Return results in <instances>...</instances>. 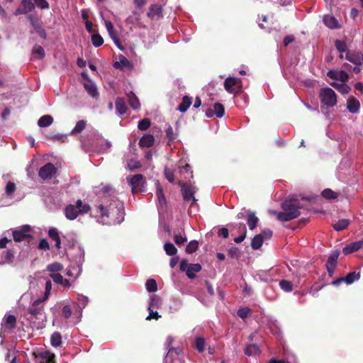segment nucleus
Masks as SVG:
<instances>
[{
	"label": "nucleus",
	"mask_w": 363,
	"mask_h": 363,
	"mask_svg": "<svg viewBox=\"0 0 363 363\" xmlns=\"http://www.w3.org/2000/svg\"><path fill=\"white\" fill-rule=\"evenodd\" d=\"M155 186L158 203L160 206V207L165 206L167 204V200L163 191V188L158 181L155 182Z\"/></svg>",
	"instance_id": "17"
},
{
	"label": "nucleus",
	"mask_w": 363,
	"mask_h": 363,
	"mask_svg": "<svg viewBox=\"0 0 363 363\" xmlns=\"http://www.w3.org/2000/svg\"><path fill=\"white\" fill-rule=\"evenodd\" d=\"M166 136L168 138L167 145H170L171 143L173 142L176 138L177 135L173 131V128L171 125H169L166 130Z\"/></svg>",
	"instance_id": "49"
},
{
	"label": "nucleus",
	"mask_w": 363,
	"mask_h": 363,
	"mask_svg": "<svg viewBox=\"0 0 363 363\" xmlns=\"http://www.w3.org/2000/svg\"><path fill=\"white\" fill-rule=\"evenodd\" d=\"M279 285L284 291L289 293L293 291L294 286L295 288H297L298 286L299 281L293 284L292 281L286 279H282L279 281Z\"/></svg>",
	"instance_id": "20"
},
{
	"label": "nucleus",
	"mask_w": 363,
	"mask_h": 363,
	"mask_svg": "<svg viewBox=\"0 0 363 363\" xmlns=\"http://www.w3.org/2000/svg\"><path fill=\"white\" fill-rule=\"evenodd\" d=\"M127 96L128 104L133 109H138L140 108V104L139 99L133 91H130L127 94Z\"/></svg>",
	"instance_id": "27"
},
{
	"label": "nucleus",
	"mask_w": 363,
	"mask_h": 363,
	"mask_svg": "<svg viewBox=\"0 0 363 363\" xmlns=\"http://www.w3.org/2000/svg\"><path fill=\"white\" fill-rule=\"evenodd\" d=\"M50 343L52 346L57 347L62 344V336L59 332H55L50 337Z\"/></svg>",
	"instance_id": "36"
},
{
	"label": "nucleus",
	"mask_w": 363,
	"mask_h": 363,
	"mask_svg": "<svg viewBox=\"0 0 363 363\" xmlns=\"http://www.w3.org/2000/svg\"><path fill=\"white\" fill-rule=\"evenodd\" d=\"M72 314V311L69 305H66L62 308V315L66 319H69Z\"/></svg>",
	"instance_id": "61"
},
{
	"label": "nucleus",
	"mask_w": 363,
	"mask_h": 363,
	"mask_svg": "<svg viewBox=\"0 0 363 363\" xmlns=\"http://www.w3.org/2000/svg\"><path fill=\"white\" fill-rule=\"evenodd\" d=\"M195 348L199 352H203L205 350V340L201 337L195 339Z\"/></svg>",
	"instance_id": "45"
},
{
	"label": "nucleus",
	"mask_w": 363,
	"mask_h": 363,
	"mask_svg": "<svg viewBox=\"0 0 363 363\" xmlns=\"http://www.w3.org/2000/svg\"><path fill=\"white\" fill-rule=\"evenodd\" d=\"M192 104V98L189 96H184L182 98V103L178 106L177 110L181 113H185L191 104Z\"/></svg>",
	"instance_id": "24"
},
{
	"label": "nucleus",
	"mask_w": 363,
	"mask_h": 363,
	"mask_svg": "<svg viewBox=\"0 0 363 363\" xmlns=\"http://www.w3.org/2000/svg\"><path fill=\"white\" fill-rule=\"evenodd\" d=\"M96 208L106 224L116 225L123 220V206L119 201L111 200L108 203L99 204Z\"/></svg>",
	"instance_id": "1"
},
{
	"label": "nucleus",
	"mask_w": 363,
	"mask_h": 363,
	"mask_svg": "<svg viewBox=\"0 0 363 363\" xmlns=\"http://www.w3.org/2000/svg\"><path fill=\"white\" fill-rule=\"evenodd\" d=\"M43 299H38L35 300L33 304L28 308V313L31 315L32 317L35 318H38L40 315H42L43 313L44 307L41 304Z\"/></svg>",
	"instance_id": "11"
},
{
	"label": "nucleus",
	"mask_w": 363,
	"mask_h": 363,
	"mask_svg": "<svg viewBox=\"0 0 363 363\" xmlns=\"http://www.w3.org/2000/svg\"><path fill=\"white\" fill-rule=\"evenodd\" d=\"M63 269L62 264L58 262H55L48 265L47 270L52 272V274H58Z\"/></svg>",
	"instance_id": "44"
},
{
	"label": "nucleus",
	"mask_w": 363,
	"mask_h": 363,
	"mask_svg": "<svg viewBox=\"0 0 363 363\" xmlns=\"http://www.w3.org/2000/svg\"><path fill=\"white\" fill-rule=\"evenodd\" d=\"M164 176L165 178L170 182H174V172L168 169H165L164 170Z\"/></svg>",
	"instance_id": "64"
},
{
	"label": "nucleus",
	"mask_w": 363,
	"mask_h": 363,
	"mask_svg": "<svg viewBox=\"0 0 363 363\" xmlns=\"http://www.w3.org/2000/svg\"><path fill=\"white\" fill-rule=\"evenodd\" d=\"M38 363L54 362L55 354L49 351L33 352V354Z\"/></svg>",
	"instance_id": "12"
},
{
	"label": "nucleus",
	"mask_w": 363,
	"mask_h": 363,
	"mask_svg": "<svg viewBox=\"0 0 363 363\" xmlns=\"http://www.w3.org/2000/svg\"><path fill=\"white\" fill-rule=\"evenodd\" d=\"M347 108L350 113H355L359 109V102L353 96H350L347 100Z\"/></svg>",
	"instance_id": "23"
},
{
	"label": "nucleus",
	"mask_w": 363,
	"mask_h": 363,
	"mask_svg": "<svg viewBox=\"0 0 363 363\" xmlns=\"http://www.w3.org/2000/svg\"><path fill=\"white\" fill-rule=\"evenodd\" d=\"M155 138L150 134L143 135L139 140V145L141 147H150L154 145Z\"/></svg>",
	"instance_id": "21"
},
{
	"label": "nucleus",
	"mask_w": 363,
	"mask_h": 363,
	"mask_svg": "<svg viewBox=\"0 0 363 363\" xmlns=\"http://www.w3.org/2000/svg\"><path fill=\"white\" fill-rule=\"evenodd\" d=\"M263 235H256L252 239L251 242V247L253 250L259 249L263 243Z\"/></svg>",
	"instance_id": "31"
},
{
	"label": "nucleus",
	"mask_w": 363,
	"mask_h": 363,
	"mask_svg": "<svg viewBox=\"0 0 363 363\" xmlns=\"http://www.w3.org/2000/svg\"><path fill=\"white\" fill-rule=\"evenodd\" d=\"M151 125L150 120L149 118H143L138 122V128L140 130H147Z\"/></svg>",
	"instance_id": "48"
},
{
	"label": "nucleus",
	"mask_w": 363,
	"mask_h": 363,
	"mask_svg": "<svg viewBox=\"0 0 363 363\" xmlns=\"http://www.w3.org/2000/svg\"><path fill=\"white\" fill-rule=\"evenodd\" d=\"M213 111L215 113V116L218 118H220L224 115L225 108L221 104L216 103L213 106Z\"/></svg>",
	"instance_id": "47"
},
{
	"label": "nucleus",
	"mask_w": 363,
	"mask_h": 363,
	"mask_svg": "<svg viewBox=\"0 0 363 363\" xmlns=\"http://www.w3.org/2000/svg\"><path fill=\"white\" fill-rule=\"evenodd\" d=\"M57 171V169L55 165L48 162L40 169L38 175L43 180L52 179L55 177Z\"/></svg>",
	"instance_id": "8"
},
{
	"label": "nucleus",
	"mask_w": 363,
	"mask_h": 363,
	"mask_svg": "<svg viewBox=\"0 0 363 363\" xmlns=\"http://www.w3.org/2000/svg\"><path fill=\"white\" fill-rule=\"evenodd\" d=\"M259 219L255 213H250L247 216V223L250 230L255 229L258 223Z\"/></svg>",
	"instance_id": "33"
},
{
	"label": "nucleus",
	"mask_w": 363,
	"mask_h": 363,
	"mask_svg": "<svg viewBox=\"0 0 363 363\" xmlns=\"http://www.w3.org/2000/svg\"><path fill=\"white\" fill-rule=\"evenodd\" d=\"M323 22L325 25L330 28H337L339 27V24L336 18L331 16H325L323 17Z\"/></svg>",
	"instance_id": "29"
},
{
	"label": "nucleus",
	"mask_w": 363,
	"mask_h": 363,
	"mask_svg": "<svg viewBox=\"0 0 363 363\" xmlns=\"http://www.w3.org/2000/svg\"><path fill=\"white\" fill-rule=\"evenodd\" d=\"M339 255L340 252L338 250H334L330 254L328 258L325 267L330 277L333 276L335 269L337 264V259Z\"/></svg>",
	"instance_id": "9"
},
{
	"label": "nucleus",
	"mask_w": 363,
	"mask_h": 363,
	"mask_svg": "<svg viewBox=\"0 0 363 363\" xmlns=\"http://www.w3.org/2000/svg\"><path fill=\"white\" fill-rule=\"evenodd\" d=\"M201 270V266L200 264H189V267L186 270V276L190 279L195 278V273L199 272Z\"/></svg>",
	"instance_id": "26"
},
{
	"label": "nucleus",
	"mask_w": 363,
	"mask_h": 363,
	"mask_svg": "<svg viewBox=\"0 0 363 363\" xmlns=\"http://www.w3.org/2000/svg\"><path fill=\"white\" fill-rule=\"evenodd\" d=\"M128 184L132 187L133 194L145 191L146 181L143 174H137L130 178H127Z\"/></svg>",
	"instance_id": "6"
},
{
	"label": "nucleus",
	"mask_w": 363,
	"mask_h": 363,
	"mask_svg": "<svg viewBox=\"0 0 363 363\" xmlns=\"http://www.w3.org/2000/svg\"><path fill=\"white\" fill-rule=\"evenodd\" d=\"M164 250L166 254L169 256L175 255L177 252V249L171 242H166L164 245Z\"/></svg>",
	"instance_id": "42"
},
{
	"label": "nucleus",
	"mask_w": 363,
	"mask_h": 363,
	"mask_svg": "<svg viewBox=\"0 0 363 363\" xmlns=\"http://www.w3.org/2000/svg\"><path fill=\"white\" fill-rule=\"evenodd\" d=\"M335 46L336 49L340 52L343 53L347 51V45L345 41L337 40L335 42Z\"/></svg>",
	"instance_id": "52"
},
{
	"label": "nucleus",
	"mask_w": 363,
	"mask_h": 363,
	"mask_svg": "<svg viewBox=\"0 0 363 363\" xmlns=\"http://www.w3.org/2000/svg\"><path fill=\"white\" fill-rule=\"evenodd\" d=\"M50 277L52 279L55 284H61L63 282L64 278L60 274H51Z\"/></svg>",
	"instance_id": "62"
},
{
	"label": "nucleus",
	"mask_w": 363,
	"mask_h": 363,
	"mask_svg": "<svg viewBox=\"0 0 363 363\" xmlns=\"http://www.w3.org/2000/svg\"><path fill=\"white\" fill-rule=\"evenodd\" d=\"M152 308H150V306L148 307L149 311V315L147 317L146 320H151V319H155L158 320L161 316L158 314L157 311H153L152 309Z\"/></svg>",
	"instance_id": "60"
},
{
	"label": "nucleus",
	"mask_w": 363,
	"mask_h": 363,
	"mask_svg": "<svg viewBox=\"0 0 363 363\" xmlns=\"http://www.w3.org/2000/svg\"><path fill=\"white\" fill-rule=\"evenodd\" d=\"M199 247V243L196 240L191 241L186 247L187 253L191 254L197 250Z\"/></svg>",
	"instance_id": "51"
},
{
	"label": "nucleus",
	"mask_w": 363,
	"mask_h": 363,
	"mask_svg": "<svg viewBox=\"0 0 363 363\" xmlns=\"http://www.w3.org/2000/svg\"><path fill=\"white\" fill-rule=\"evenodd\" d=\"M108 35L111 37V38L113 40V42L116 44V45L119 49L122 50L123 48H122V46H121V41H120L119 38L117 36L116 31L115 30H113L112 32L108 33Z\"/></svg>",
	"instance_id": "58"
},
{
	"label": "nucleus",
	"mask_w": 363,
	"mask_h": 363,
	"mask_svg": "<svg viewBox=\"0 0 363 363\" xmlns=\"http://www.w3.org/2000/svg\"><path fill=\"white\" fill-rule=\"evenodd\" d=\"M250 312H251L250 308H249L247 307H245V308H240L238 311L237 314L242 319H245L248 316V315L250 313Z\"/></svg>",
	"instance_id": "57"
},
{
	"label": "nucleus",
	"mask_w": 363,
	"mask_h": 363,
	"mask_svg": "<svg viewBox=\"0 0 363 363\" xmlns=\"http://www.w3.org/2000/svg\"><path fill=\"white\" fill-rule=\"evenodd\" d=\"M5 326L9 329H14L16 327V318L13 315H9L5 319Z\"/></svg>",
	"instance_id": "40"
},
{
	"label": "nucleus",
	"mask_w": 363,
	"mask_h": 363,
	"mask_svg": "<svg viewBox=\"0 0 363 363\" xmlns=\"http://www.w3.org/2000/svg\"><path fill=\"white\" fill-rule=\"evenodd\" d=\"M15 257V251L13 249H9L0 253V265L5 264H12Z\"/></svg>",
	"instance_id": "15"
},
{
	"label": "nucleus",
	"mask_w": 363,
	"mask_h": 363,
	"mask_svg": "<svg viewBox=\"0 0 363 363\" xmlns=\"http://www.w3.org/2000/svg\"><path fill=\"white\" fill-rule=\"evenodd\" d=\"M86 121L84 120H80L77 122L74 128L71 131V135H76L80 133L86 127Z\"/></svg>",
	"instance_id": "37"
},
{
	"label": "nucleus",
	"mask_w": 363,
	"mask_h": 363,
	"mask_svg": "<svg viewBox=\"0 0 363 363\" xmlns=\"http://www.w3.org/2000/svg\"><path fill=\"white\" fill-rule=\"evenodd\" d=\"M160 304H161L160 298L156 295H153L151 297V301L149 304V306H150V308H157L159 306V305H160Z\"/></svg>",
	"instance_id": "59"
},
{
	"label": "nucleus",
	"mask_w": 363,
	"mask_h": 363,
	"mask_svg": "<svg viewBox=\"0 0 363 363\" xmlns=\"http://www.w3.org/2000/svg\"><path fill=\"white\" fill-rule=\"evenodd\" d=\"M31 227L29 225H23L12 230L13 240L16 242L26 241L30 242L33 237L30 234Z\"/></svg>",
	"instance_id": "4"
},
{
	"label": "nucleus",
	"mask_w": 363,
	"mask_h": 363,
	"mask_svg": "<svg viewBox=\"0 0 363 363\" xmlns=\"http://www.w3.org/2000/svg\"><path fill=\"white\" fill-rule=\"evenodd\" d=\"M319 98L321 103L327 108H331L337 104V95L335 92L329 87L323 88L320 90Z\"/></svg>",
	"instance_id": "5"
},
{
	"label": "nucleus",
	"mask_w": 363,
	"mask_h": 363,
	"mask_svg": "<svg viewBox=\"0 0 363 363\" xmlns=\"http://www.w3.org/2000/svg\"><path fill=\"white\" fill-rule=\"evenodd\" d=\"M52 123L53 118L50 115H44L39 118L38 125L40 128H45L50 125Z\"/></svg>",
	"instance_id": "28"
},
{
	"label": "nucleus",
	"mask_w": 363,
	"mask_h": 363,
	"mask_svg": "<svg viewBox=\"0 0 363 363\" xmlns=\"http://www.w3.org/2000/svg\"><path fill=\"white\" fill-rule=\"evenodd\" d=\"M178 185L181 187L183 199L185 201H189L192 200L193 203H195L197 199L194 197V194L196 191V187L191 184H188L182 180L178 181Z\"/></svg>",
	"instance_id": "7"
},
{
	"label": "nucleus",
	"mask_w": 363,
	"mask_h": 363,
	"mask_svg": "<svg viewBox=\"0 0 363 363\" xmlns=\"http://www.w3.org/2000/svg\"><path fill=\"white\" fill-rule=\"evenodd\" d=\"M38 249L45 251L50 250V245L46 239H42L40 240L38 244Z\"/></svg>",
	"instance_id": "63"
},
{
	"label": "nucleus",
	"mask_w": 363,
	"mask_h": 363,
	"mask_svg": "<svg viewBox=\"0 0 363 363\" xmlns=\"http://www.w3.org/2000/svg\"><path fill=\"white\" fill-rule=\"evenodd\" d=\"M128 167L130 171L139 169L141 167V163L139 161L129 160L127 162Z\"/></svg>",
	"instance_id": "56"
},
{
	"label": "nucleus",
	"mask_w": 363,
	"mask_h": 363,
	"mask_svg": "<svg viewBox=\"0 0 363 363\" xmlns=\"http://www.w3.org/2000/svg\"><path fill=\"white\" fill-rule=\"evenodd\" d=\"M362 241L352 242L350 245H347L345 247H343L342 252L347 255L352 252H357L362 247Z\"/></svg>",
	"instance_id": "19"
},
{
	"label": "nucleus",
	"mask_w": 363,
	"mask_h": 363,
	"mask_svg": "<svg viewBox=\"0 0 363 363\" xmlns=\"http://www.w3.org/2000/svg\"><path fill=\"white\" fill-rule=\"evenodd\" d=\"M174 240L177 245H183L187 241L184 229L182 230V232L174 233Z\"/></svg>",
	"instance_id": "34"
},
{
	"label": "nucleus",
	"mask_w": 363,
	"mask_h": 363,
	"mask_svg": "<svg viewBox=\"0 0 363 363\" xmlns=\"http://www.w3.org/2000/svg\"><path fill=\"white\" fill-rule=\"evenodd\" d=\"M259 352V348L256 344H250L247 346L245 353L248 356L255 355Z\"/></svg>",
	"instance_id": "41"
},
{
	"label": "nucleus",
	"mask_w": 363,
	"mask_h": 363,
	"mask_svg": "<svg viewBox=\"0 0 363 363\" xmlns=\"http://www.w3.org/2000/svg\"><path fill=\"white\" fill-rule=\"evenodd\" d=\"M82 76L86 81L84 83V87L87 93L93 98H97L99 95L96 85L87 77L84 73L82 74Z\"/></svg>",
	"instance_id": "13"
},
{
	"label": "nucleus",
	"mask_w": 363,
	"mask_h": 363,
	"mask_svg": "<svg viewBox=\"0 0 363 363\" xmlns=\"http://www.w3.org/2000/svg\"><path fill=\"white\" fill-rule=\"evenodd\" d=\"M116 110L118 113L123 115L127 111V106L123 98L118 97L115 101Z\"/></svg>",
	"instance_id": "25"
},
{
	"label": "nucleus",
	"mask_w": 363,
	"mask_h": 363,
	"mask_svg": "<svg viewBox=\"0 0 363 363\" xmlns=\"http://www.w3.org/2000/svg\"><path fill=\"white\" fill-rule=\"evenodd\" d=\"M34 4L40 9H48L50 4L47 0H34Z\"/></svg>",
	"instance_id": "55"
},
{
	"label": "nucleus",
	"mask_w": 363,
	"mask_h": 363,
	"mask_svg": "<svg viewBox=\"0 0 363 363\" xmlns=\"http://www.w3.org/2000/svg\"><path fill=\"white\" fill-rule=\"evenodd\" d=\"M282 212L277 213V219L286 222L291 220L299 216L301 204L297 199H288L281 204Z\"/></svg>",
	"instance_id": "2"
},
{
	"label": "nucleus",
	"mask_w": 363,
	"mask_h": 363,
	"mask_svg": "<svg viewBox=\"0 0 363 363\" xmlns=\"http://www.w3.org/2000/svg\"><path fill=\"white\" fill-rule=\"evenodd\" d=\"M322 195L324 198L327 199H336L337 196V194L330 189H326L323 190L322 192Z\"/></svg>",
	"instance_id": "53"
},
{
	"label": "nucleus",
	"mask_w": 363,
	"mask_h": 363,
	"mask_svg": "<svg viewBox=\"0 0 363 363\" xmlns=\"http://www.w3.org/2000/svg\"><path fill=\"white\" fill-rule=\"evenodd\" d=\"M360 274L358 272H352L349 273L345 277H343L345 279V282L347 284H352L354 281H357L359 279Z\"/></svg>",
	"instance_id": "39"
},
{
	"label": "nucleus",
	"mask_w": 363,
	"mask_h": 363,
	"mask_svg": "<svg viewBox=\"0 0 363 363\" xmlns=\"http://www.w3.org/2000/svg\"><path fill=\"white\" fill-rule=\"evenodd\" d=\"M91 39L93 45L96 48L100 47L104 43L103 38L98 33L93 34Z\"/></svg>",
	"instance_id": "46"
},
{
	"label": "nucleus",
	"mask_w": 363,
	"mask_h": 363,
	"mask_svg": "<svg viewBox=\"0 0 363 363\" xmlns=\"http://www.w3.org/2000/svg\"><path fill=\"white\" fill-rule=\"evenodd\" d=\"M20 6L26 13H28L35 9V4L32 0H21Z\"/></svg>",
	"instance_id": "35"
},
{
	"label": "nucleus",
	"mask_w": 363,
	"mask_h": 363,
	"mask_svg": "<svg viewBox=\"0 0 363 363\" xmlns=\"http://www.w3.org/2000/svg\"><path fill=\"white\" fill-rule=\"evenodd\" d=\"M119 61L116 62L113 64V67L116 69H122L123 67H128L130 66V61L123 55H119Z\"/></svg>",
	"instance_id": "30"
},
{
	"label": "nucleus",
	"mask_w": 363,
	"mask_h": 363,
	"mask_svg": "<svg viewBox=\"0 0 363 363\" xmlns=\"http://www.w3.org/2000/svg\"><path fill=\"white\" fill-rule=\"evenodd\" d=\"M147 16L149 18H154L155 16H162V8L159 4H152L150 7V11L147 12Z\"/></svg>",
	"instance_id": "22"
},
{
	"label": "nucleus",
	"mask_w": 363,
	"mask_h": 363,
	"mask_svg": "<svg viewBox=\"0 0 363 363\" xmlns=\"http://www.w3.org/2000/svg\"><path fill=\"white\" fill-rule=\"evenodd\" d=\"M48 236L51 240L55 242V246L56 249L60 250L62 248L61 239L58 230L55 228H50L48 230Z\"/></svg>",
	"instance_id": "18"
},
{
	"label": "nucleus",
	"mask_w": 363,
	"mask_h": 363,
	"mask_svg": "<svg viewBox=\"0 0 363 363\" xmlns=\"http://www.w3.org/2000/svg\"><path fill=\"white\" fill-rule=\"evenodd\" d=\"M145 287L148 292H155L157 290V284L154 279H149L145 283Z\"/></svg>",
	"instance_id": "43"
},
{
	"label": "nucleus",
	"mask_w": 363,
	"mask_h": 363,
	"mask_svg": "<svg viewBox=\"0 0 363 363\" xmlns=\"http://www.w3.org/2000/svg\"><path fill=\"white\" fill-rule=\"evenodd\" d=\"M91 210V207L87 203H83L82 200L76 201V205L69 204L65 209V214L67 219L74 220L79 213H86Z\"/></svg>",
	"instance_id": "3"
},
{
	"label": "nucleus",
	"mask_w": 363,
	"mask_h": 363,
	"mask_svg": "<svg viewBox=\"0 0 363 363\" xmlns=\"http://www.w3.org/2000/svg\"><path fill=\"white\" fill-rule=\"evenodd\" d=\"M228 93L237 94L242 89V84L240 79L228 77Z\"/></svg>",
	"instance_id": "16"
},
{
	"label": "nucleus",
	"mask_w": 363,
	"mask_h": 363,
	"mask_svg": "<svg viewBox=\"0 0 363 363\" xmlns=\"http://www.w3.org/2000/svg\"><path fill=\"white\" fill-rule=\"evenodd\" d=\"M140 13L137 11H132V13L126 18V23L131 25L138 23L140 20Z\"/></svg>",
	"instance_id": "32"
},
{
	"label": "nucleus",
	"mask_w": 363,
	"mask_h": 363,
	"mask_svg": "<svg viewBox=\"0 0 363 363\" xmlns=\"http://www.w3.org/2000/svg\"><path fill=\"white\" fill-rule=\"evenodd\" d=\"M350 223L347 219L339 220L336 223L333 225V228L337 231H341L346 229Z\"/></svg>",
	"instance_id": "38"
},
{
	"label": "nucleus",
	"mask_w": 363,
	"mask_h": 363,
	"mask_svg": "<svg viewBox=\"0 0 363 363\" xmlns=\"http://www.w3.org/2000/svg\"><path fill=\"white\" fill-rule=\"evenodd\" d=\"M28 18L30 21L34 30L43 39L47 38V33L42 26V22L38 18H35L32 15H28Z\"/></svg>",
	"instance_id": "10"
},
{
	"label": "nucleus",
	"mask_w": 363,
	"mask_h": 363,
	"mask_svg": "<svg viewBox=\"0 0 363 363\" xmlns=\"http://www.w3.org/2000/svg\"><path fill=\"white\" fill-rule=\"evenodd\" d=\"M32 54L38 55L40 59H43L45 55L43 48L40 45H35L32 50Z\"/></svg>",
	"instance_id": "54"
},
{
	"label": "nucleus",
	"mask_w": 363,
	"mask_h": 363,
	"mask_svg": "<svg viewBox=\"0 0 363 363\" xmlns=\"http://www.w3.org/2000/svg\"><path fill=\"white\" fill-rule=\"evenodd\" d=\"M345 59L354 64L357 66H359L363 63V53L360 52H347Z\"/></svg>",
	"instance_id": "14"
},
{
	"label": "nucleus",
	"mask_w": 363,
	"mask_h": 363,
	"mask_svg": "<svg viewBox=\"0 0 363 363\" xmlns=\"http://www.w3.org/2000/svg\"><path fill=\"white\" fill-rule=\"evenodd\" d=\"M16 190V184L13 182H9L5 188V193L7 196H11Z\"/></svg>",
	"instance_id": "50"
}]
</instances>
